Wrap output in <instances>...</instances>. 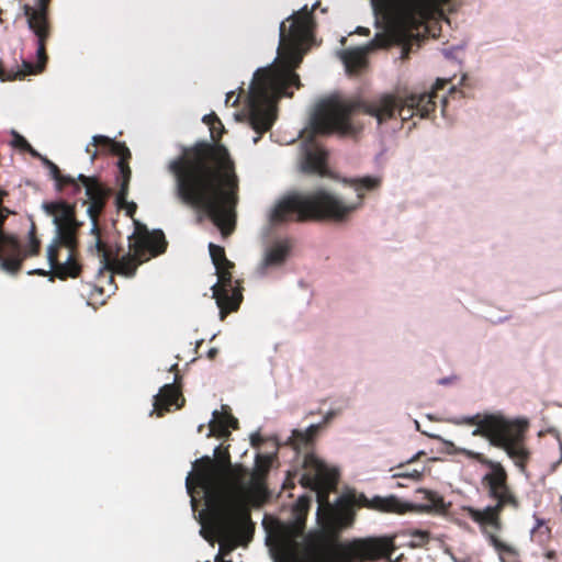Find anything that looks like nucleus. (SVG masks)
<instances>
[{"instance_id": "7c9ffc66", "label": "nucleus", "mask_w": 562, "mask_h": 562, "mask_svg": "<svg viewBox=\"0 0 562 562\" xmlns=\"http://www.w3.org/2000/svg\"><path fill=\"white\" fill-rule=\"evenodd\" d=\"M244 89L243 88H239V94L235 97V92L234 91H229L226 93V99H225V104L226 105H232V106H236L238 105L239 103V98H240V94L244 93Z\"/></svg>"}, {"instance_id": "c9c22d12", "label": "nucleus", "mask_w": 562, "mask_h": 562, "mask_svg": "<svg viewBox=\"0 0 562 562\" xmlns=\"http://www.w3.org/2000/svg\"><path fill=\"white\" fill-rule=\"evenodd\" d=\"M7 209L0 207V226L3 225L5 218H7Z\"/></svg>"}, {"instance_id": "a878e982", "label": "nucleus", "mask_w": 562, "mask_h": 562, "mask_svg": "<svg viewBox=\"0 0 562 562\" xmlns=\"http://www.w3.org/2000/svg\"><path fill=\"white\" fill-rule=\"evenodd\" d=\"M209 250L215 269L235 267L234 262L227 259L224 247L211 243L209 245Z\"/></svg>"}, {"instance_id": "bb28decb", "label": "nucleus", "mask_w": 562, "mask_h": 562, "mask_svg": "<svg viewBox=\"0 0 562 562\" xmlns=\"http://www.w3.org/2000/svg\"><path fill=\"white\" fill-rule=\"evenodd\" d=\"M342 60L350 71H357L364 65V56L360 50H346L342 55Z\"/></svg>"}, {"instance_id": "7ed1b4c3", "label": "nucleus", "mask_w": 562, "mask_h": 562, "mask_svg": "<svg viewBox=\"0 0 562 562\" xmlns=\"http://www.w3.org/2000/svg\"><path fill=\"white\" fill-rule=\"evenodd\" d=\"M46 168L52 179H54L58 192L70 188V194L76 195L81 191V187L85 188L87 200L83 201V204H88L87 213L92 222L91 234L93 236V241L88 246V252L99 259L100 274L109 272L111 281H113L114 274L133 278L139 265L166 251L168 244L162 231H145L136 235L134 240L130 243L131 252L120 258L119 250L113 249L102 239L98 223L111 190L95 177L80 173L75 178L63 175L53 161Z\"/></svg>"}, {"instance_id": "0eeeda50", "label": "nucleus", "mask_w": 562, "mask_h": 562, "mask_svg": "<svg viewBox=\"0 0 562 562\" xmlns=\"http://www.w3.org/2000/svg\"><path fill=\"white\" fill-rule=\"evenodd\" d=\"M357 192L359 202L347 205L323 189L311 192H295L281 200L271 213L274 224L284 222H306L331 220L344 221L362 203L364 191H374L381 187L380 177L366 176L345 180Z\"/></svg>"}, {"instance_id": "cd10ccee", "label": "nucleus", "mask_w": 562, "mask_h": 562, "mask_svg": "<svg viewBox=\"0 0 562 562\" xmlns=\"http://www.w3.org/2000/svg\"><path fill=\"white\" fill-rule=\"evenodd\" d=\"M311 498L308 496L299 497L297 502L294 505V513L296 515L297 524H303L307 512L310 509Z\"/></svg>"}, {"instance_id": "58836bf2", "label": "nucleus", "mask_w": 562, "mask_h": 562, "mask_svg": "<svg viewBox=\"0 0 562 562\" xmlns=\"http://www.w3.org/2000/svg\"><path fill=\"white\" fill-rule=\"evenodd\" d=\"M217 352H218V351H217V349H216V348H211V349L207 351V357H209V359L213 360V359L216 357Z\"/></svg>"}, {"instance_id": "a19ab883", "label": "nucleus", "mask_w": 562, "mask_h": 562, "mask_svg": "<svg viewBox=\"0 0 562 562\" xmlns=\"http://www.w3.org/2000/svg\"><path fill=\"white\" fill-rule=\"evenodd\" d=\"M24 151H29L33 157L40 158L41 154H38L32 146L31 149H25Z\"/></svg>"}, {"instance_id": "9d476101", "label": "nucleus", "mask_w": 562, "mask_h": 562, "mask_svg": "<svg viewBox=\"0 0 562 562\" xmlns=\"http://www.w3.org/2000/svg\"><path fill=\"white\" fill-rule=\"evenodd\" d=\"M462 424L475 426L472 436L487 439L491 446L503 449L515 465L525 469L530 456L525 446L527 423L496 413L463 417Z\"/></svg>"}, {"instance_id": "4be33fe9", "label": "nucleus", "mask_w": 562, "mask_h": 562, "mask_svg": "<svg viewBox=\"0 0 562 562\" xmlns=\"http://www.w3.org/2000/svg\"><path fill=\"white\" fill-rule=\"evenodd\" d=\"M289 251H290V246L286 241H279L277 244H274L273 246H271L267 252H266V256H265V259L261 263V273L263 274L265 273V270L269 267H277V266H281L288 255H289Z\"/></svg>"}, {"instance_id": "412c9836", "label": "nucleus", "mask_w": 562, "mask_h": 562, "mask_svg": "<svg viewBox=\"0 0 562 562\" xmlns=\"http://www.w3.org/2000/svg\"><path fill=\"white\" fill-rule=\"evenodd\" d=\"M326 151L322 148L310 149L305 154L303 170L307 173L325 175L326 172Z\"/></svg>"}, {"instance_id": "c756f323", "label": "nucleus", "mask_w": 562, "mask_h": 562, "mask_svg": "<svg viewBox=\"0 0 562 562\" xmlns=\"http://www.w3.org/2000/svg\"><path fill=\"white\" fill-rule=\"evenodd\" d=\"M12 145L22 150L31 149L30 143L23 136H21L20 134L15 133V132L13 133Z\"/></svg>"}, {"instance_id": "37998d69", "label": "nucleus", "mask_w": 562, "mask_h": 562, "mask_svg": "<svg viewBox=\"0 0 562 562\" xmlns=\"http://www.w3.org/2000/svg\"><path fill=\"white\" fill-rule=\"evenodd\" d=\"M221 127L218 124H214V134H220Z\"/></svg>"}, {"instance_id": "f704fd0d", "label": "nucleus", "mask_w": 562, "mask_h": 562, "mask_svg": "<svg viewBox=\"0 0 562 562\" xmlns=\"http://www.w3.org/2000/svg\"><path fill=\"white\" fill-rule=\"evenodd\" d=\"M261 442H262V439H261L260 435L257 434L251 437V445L254 447H259Z\"/></svg>"}, {"instance_id": "9b49d317", "label": "nucleus", "mask_w": 562, "mask_h": 562, "mask_svg": "<svg viewBox=\"0 0 562 562\" xmlns=\"http://www.w3.org/2000/svg\"><path fill=\"white\" fill-rule=\"evenodd\" d=\"M387 23L393 36L402 44L401 58H408L412 46L418 42L419 30H427L425 22L434 11V0H373Z\"/></svg>"}, {"instance_id": "6ab92c4d", "label": "nucleus", "mask_w": 562, "mask_h": 562, "mask_svg": "<svg viewBox=\"0 0 562 562\" xmlns=\"http://www.w3.org/2000/svg\"><path fill=\"white\" fill-rule=\"evenodd\" d=\"M229 428H238V420L232 415L231 408L227 405H223L222 412H213V418L210 422V431L222 438L231 434Z\"/></svg>"}, {"instance_id": "b1692460", "label": "nucleus", "mask_w": 562, "mask_h": 562, "mask_svg": "<svg viewBox=\"0 0 562 562\" xmlns=\"http://www.w3.org/2000/svg\"><path fill=\"white\" fill-rule=\"evenodd\" d=\"M321 425H311L305 431L293 430L289 438L290 445L296 451L308 449L314 440V437L318 432Z\"/></svg>"}, {"instance_id": "2f4dec72", "label": "nucleus", "mask_w": 562, "mask_h": 562, "mask_svg": "<svg viewBox=\"0 0 562 562\" xmlns=\"http://www.w3.org/2000/svg\"><path fill=\"white\" fill-rule=\"evenodd\" d=\"M256 462H257V465L259 468H263L265 467L266 469H268L269 465H270V457H268V456H266V457L258 456L257 459H256Z\"/></svg>"}, {"instance_id": "393cba45", "label": "nucleus", "mask_w": 562, "mask_h": 562, "mask_svg": "<svg viewBox=\"0 0 562 562\" xmlns=\"http://www.w3.org/2000/svg\"><path fill=\"white\" fill-rule=\"evenodd\" d=\"M117 167L120 170V190L116 195V201L119 205H122V203L126 202V198L128 194V184L132 176V171L127 161L117 162Z\"/></svg>"}, {"instance_id": "dca6fc26", "label": "nucleus", "mask_w": 562, "mask_h": 562, "mask_svg": "<svg viewBox=\"0 0 562 562\" xmlns=\"http://www.w3.org/2000/svg\"><path fill=\"white\" fill-rule=\"evenodd\" d=\"M355 504L359 507L390 514H404L413 509V505L403 503L395 495L369 498L364 494H360L355 498Z\"/></svg>"}, {"instance_id": "a211bd4d", "label": "nucleus", "mask_w": 562, "mask_h": 562, "mask_svg": "<svg viewBox=\"0 0 562 562\" xmlns=\"http://www.w3.org/2000/svg\"><path fill=\"white\" fill-rule=\"evenodd\" d=\"M179 400L184 401L180 389L176 384H165L154 397V411L157 413V416H162L166 412L170 411L171 406L180 407L178 404Z\"/></svg>"}, {"instance_id": "f8f14e48", "label": "nucleus", "mask_w": 562, "mask_h": 562, "mask_svg": "<svg viewBox=\"0 0 562 562\" xmlns=\"http://www.w3.org/2000/svg\"><path fill=\"white\" fill-rule=\"evenodd\" d=\"M50 2L52 0H30L22 5V11L26 19L27 26L36 36L37 63L33 64L31 61L23 60L22 68L15 71L13 69L7 70L3 63L0 60L1 81L23 79L25 76L37 75L44 70L48 60L46 44L50 38L53 31Z\"/></svg>"}, {"instance_id": "4c0bfd02", "label": "nucleus", "mask_w": 562, "mask_h": 562, "mask_svg": "<svg viewBox=\"0 0 562 562\" xmlns=\"http://www.w3.org/2000/svg\"><path fill=\"white\" fill-rule=\"evenodd\" d=\"M374 43L376 46H384L385 45V38L383 36H376L374 38Z\"/></svg>"}, {"instance_id": "79ce46f5", "label": "nucleus", "mask_w": 562, "mask_h": 562, "mask_svg": "<svg viewBox=\"0 0 562 562\" xmlns=\"http://www.w3.org/2000/svg\"><path fill=\"white\" fill-rule=\"evenodd\" d=\"M40 159H41V161L43 162V165H44L45 167H48V166H49V162H52V160H49L47 157H44V156H42V155H41Z\"/></svg>"}, {"instance_id": "473e14b6", "label": "nucleus", "mask_w": 562, "mask_h": 562, "mask_svg": "<svg viewBox=\"0 0 562 562\" xmlns=\"http://www.w3.org/2000/svg\"><path fill=\"white\" fill-rule=\"evenodd\" d=\"M235 546H236V543H235L233 547H231V548H228V549L226 550V549H225V547L222 544V546H221V553H222V554H217V555L215 557V560H214V561H215V562H232V561H229V560H225V559L223 558V554L228 553V552H229V551H231Z\"/></svg>"}, {"instance_id": "aec40b11", "label": "nucleus", "mask_w": 562, "mask_h": 562, "mask_svg": "<svg viewBox=\"0 0 562 562\" xmlns=\"http://www.w3.org/2000/svg\"><path fill=\"white\" fill-rule=\"evenodd\" d=\"M276 561L300 562L297 542L288 536L281 537L276 546Z\"/></svg>"}, {"instance_id": "f3484780", "label": "nucleus", "mask_w": 562, "mask_h": 562, "mask_svg": "<svg viewBox=\"0 0 562 562\" xmlns=\"http://www.w3.org/2000/svg\"><path fill=\"white\" fill-rule=\"evenodd\" d=\"M92 147H100L101 151L117 156L120 158L117 162L127 161L132 157L130 149L124 143L115 142L103 135L93 136L92 143L86 148L87 154L91 156V160L93 161L97 158L98 150L92 149Z\"/></svg>"}, {"instance_id": "4468645a", "label": "nucleus", "mask_w": 562, "mask_h": 562, "mask_svg": "<svg viewBox=\"0 0 562 562\" xmlns=\"http://www.w3.org/2000/svg\"><path fill=\"white\" fill-rule=\"evenodd\" d=\"M234 267L216 269L217 282L211 288L213 297L220 308L223 321L229 313L236 312L243 302V286L239 280H234Z\"/></svg>"}, {"instance_id": "c03bdc74", "label": "nucleus", "mask_w": 562, "mask_h": 562, "mask_svg": "<svg viewBox=\"0 0 562 562\" xmlns=\"http://www.w3.org/2000/svg\"><path fill=\"white\" fill-rule=\"evenodd\" d=\"M369 31L362 27H359V33H368Z\"/></svg>"}, {"instance_id": "423d86ee", "label": "nucleus", "mask_w": 562, "mask_h": 562, "mask_svg": "<svg viewBox=\"0 0 562 562\" xmlns=\"http://www.w3.org/2000/svg\"><path fill=\"white\" fill-rule=\"evenodd\" d=\"M460 453L488 469V472L483 475L481 483L488 498L495 501L494 505H488L483 509L463 506L461 510L480 526L482 533L486 537L490 544L501 555H516L515 548L502 541L497 536V532L503 529L502 513L504 509L506 507L515 510L520 508V502L509 485L506 469L501 462L491 460L481 452L460 449Z\"/></svg>"}, {"instance_id": "2eb2a0df", "label": "nucleus", "mask_w": 562, "mask_h": 562, "mask_svg": "<svg viewBox=\"0 0 562 562\" xmlns=\"http://www.w3.org/2000/svg\"><path fill=\"white\" fill-rule=\"evenodd\" d=\"M304 473L300 483L311 490H331L338 482L336 470L329 469L322 460L313 453H306L303 461Z\"/></svg>"}, {"instance_id": "f03ea898", "label": "nucleus", "mask_w": 562, "mask_h": 562, "mask_svg": "<svg viewBox=\"0 0 562 562\" xmlns=\"http://www.w3.org/2000/svg\"><path fill=\"white\" fill-rule=\"evenodd\" d=\"M319 2L311 9L304 5L294 12L279 29V46L276 63L269 67L259 68L254 74L252 82L247 94L249 123L258 134L254 143H258L262 134L268 132L274 120L277 103L282 97L292 98L290 88L302 87L295 69L300 67L310 43L314 36V11Z\"/></svg>"}, {"instance_id": "ddd939ff", "label": "nucleus", "mask_w": 562, "mask_h": 562, "mask_svg": "<svg viewBox=\"0 0 562 562\" xmlns=\"http://www.w3.org/2000/svg\"><path fill=\"white\" fill-rule=\"evenodd\" d=\"M41 241L35 236V227L30 232V243L25 251L22 250L19 239L5 234L0 226V267L10 273H16L22 267L25 257L40 252Z\"/></svg>"}, {"instance_id": "f257e3e1", "label": "nucleus", "mask_w": 562, "mask_h": 562, "mask_svg": "<svg viewBox=\"0 0 562 562\" xmlns=\"http://www.w3.org/2000/svg\"><path fill=\"white\" fill-rule=\"evenodd\" d=\"M214 144L198 142L170 160L175 194L184 205L204 212L223 235L234 229L238 178L227 148L220 144L224 125L215 113L204 115Z\"/></svg>"}, {"instance_id": "6e6552de", "label": "nucleus", "mask_w": 562, "mask_h": 562, "mask_svg": "<svg viewBox=\"0 0 562 562\" xmlns=\"http://www.w3.org/2000/svg\"><path fill=\"white\" fill-rule=\"evenodd\" d=\"M43 209L53 217L56 234L48 246L47 259L55 277L77 278L81 272L78 256V233L82 223L77 220L76 205L64 200L45 202Z\"/></svg>"}, {"instance_id": "e433bc0d", "label": "nucleus", "mask_w": 562, "mask_h": 562, "mask_svg": "<svg viewBox=\"0 0 562 562\" xmlns=\"http://www.w3.org/2000/svg\"><path fill=\"white\" fill-rule=\"evenodd\" d=\"M136 211V204L134 202H131L127 204V215L133 216V214Z\"/></svg>"}, {"instance_id": "1a4fd4ad", "label": "nucleus", "mask_w": 562, "mask_h": 562, "mask_svg": "<svg viewBox=\"0 0 562 562\" xmlns=\"http://www.w3.org/2000/svg\"><path fill=\"white\" fill-rule=\"evenodd\" d=\"M396 550L394 536L358 538L339 542L321 536L310 544L311 562H367L387 559Z\"/></svg>"}, {"instance_id": "5701e85b", "label": "nucleus", "mask_w": 562, "mask_h": 562, "mask_svg": "<svg viewBox=\"0 0 562 562\" xmlns=\"http://www.w3.org/2000/svg\"><path fill=\"white\" fill-rule=\"evenodd\" d=\"M419 493L423 495V501L426 502L420 506L423 512L436 513L440 515L448 513L451 504L446 503L439 493L428 490H420Z\"/></svg>"}, {"instance_id": "39448f33", "label": "nucleus", "mask_w": 562, "mask_h": 562, "mask_svg": "<svg viewBox=\"0 0 562 562\" xmlns=\"http://www.w3.org/2000/svg\"><path fill=\"white\" fill-rule=\"evenodd\" d=\"M193 469L186 480L187 491L193 494L194 485L203 490L220 536L236 541L249 532L252 522L248 505L244 499L228 493V476L232 472L228 452H225L220 463L204 456L193 463Z\"/></svg>"}, {"instance_id": "c85d7f7f", "label": "nucleus", "mask_w": 562, "mask_h": 562, "mask_svg": "<svg viewBox=\"0 0 562 562\" xmlns=\"http://www.w3.org/2000/svg\"><path fill=\"white\" fill-rule=\"evenodd\" d=\"M408 536L412 538L411 547L420 548L428 543L430 535L428 531L414 529L408 531Z\"/></svg>"}, {"instance_id": "72a5a7b5", "label": "nucleus", "mask_w": 562, "mask_h": 562, "mask_svg": "<svg viewBox=\"0 0 562 562\" xmlns=\"http://www.w3.org/2000/svg\"><path fill=\"white\" fill-rule=\"evenodd\" d=\"M397 477H412V479H419L420 473L416 470H414L412 473L408 472H398L395 474Z\"/></svg>"}, {"instance_id": "ea45409f", "label": "nucleus", "mask_w": 562, "mask_h": 562, "mask_svg": "<svg viewBox=\"0 0 562 562\" xmlns=\"http://www.w3.org/2000/svg\"><path fill=\"white\" fill-rule=\"evenodd\" d=\"M334 416H335L334 412L327 413L326 416L324 417L323 424L329 423L333 419Z\"/></svg>"}, {"instance_id": "20e7f679", "label": "nucleus", "mask_w": 562, "mask_h": 562, "mask_svg": "<svg viewBox=\"0 0 562 562\" xmlns=\"http://www.w3.org/2000/svg\"><path fill=\"white\" fill-rule=\"evenodd\" d=\"M448 83L445 79H437L430 92L424 93H384L371 100L361 98L345 99L330 97L321 101L311 117V133L316 135L356 136L361 126L353 123L351 117L362 112L376 119L382 124L398 113L402 121L415 115L422 119L429 116L436 109L437 91Z\"/></svg>"}]
</instances>
